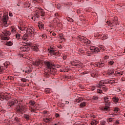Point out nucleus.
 Listing matches in <instances>:
<instances>
[{"label":"nucleus","instance_id":"412c9836","mask_svg":"<svg viewBox=\"0 0 125 125\" xmlns=\"http://www.w3.org/2000/svg\"><path fill=\"white\" fill-rule=\"evenodd\" d=\"M112 100V101H113V102H115L116 104H117L118 103V102H119L120 99H119V98L117 97H113Z\"/></svg>","mask_w":125,"mask_h":125},{"label":"nucleus","instance_id":"69168bd1","mask_svg":"<svg viewBox=\"0 0 125 125\" xmlns=\"http://www.w3.org/2000/svg\"><path fill=\"white\" fill-rule=\"evenodd\" d=\"M68 4L69 5H72V2H69Z\"/></svg>","mask_w":125,"mask_h":125},{"label":"nucleus","instance_id":"9d476101","mask_svg":"<svg viewBox=\"0 0 125 125\" xmlns=\"http://www.w3.org/2000/svg\"><path fill=\"white\" fill-rule=\"evenodd\" d=\"M107 24H110L111 25H119V21H118V17H115L113 19L112 21L109 22V21H107Z\"/></svg>","mask_w":125,"mask_h":125},{"label":"nucleus","instance_id":"423d86ee","mask_svg":"<svg viewBox=\"0 0 125 125\" xmlns=\"http://www.w3.org/2000/svg\"><path fill=\"white\" fill-rule=\"evenodd\" d=\"M36 17L37 18L41 17V16H43L44 15V11L42 8H39L36 11Z\"/></svg>","mask_w":125,"mask_h":125},{"label":"nucleus","instance_id":"de8ad7c7","mask_svg":"<svg viewBox=\"0 0 125 125\" xmlns=\"http://www.w3.org/2000/svg\"><path fill=\"white\" fill-rule=\"evenodd\" d=\"M102 92H103V91L102 89H99L97 90V93H98L101 94V93H102Z\"/></svg>","mask_w":125,"mask_h":125},{"label":"nucleus","instance_id":"f704fd0d","mask_svg":"<svg viewBox=\"0 0 125 125\" xmlns=\"http://www.w3.org/2000/svg\"><path fill=\"white\" fill-rule=\"evenodd\" d=\"M104 65H105L104 63L99 62V68H102V67H104Z\"/></svg>","mask_w":125,"mask_h":125},{"label":"nucleus","instance_id":"7ed1b4c3","mask_svg":"<svg viewBox=\"0 0 125 125\" xmlns=\"http://www.w3.org/2000/svg\"><path fill=\"white\" fill-rule=\"evenodd\" d=\"M45 65L46 66L47 69L48 71H50L51 72H53L54 70V66L55 65L54 64H53L51 62H44Z\"/></svg>","mask_w":125,"mask_h":125},{"label":"nucleus","instance_id":"37998d69","mask_svg":"<svg viewBox=\"0 0 125 125\" xmlns=\"http://www.w3.org/2000/svg\"><path fill=\"white\" fill-rule=\"evenodd\" d=\"M114 61H111L108 62V65H110L111 66L114 64Z\"/></svg>","mask_w":125,"mask_h":125},{"label":"nucleus","instance_id":"052dcab7","mask_svg":"<svg viewBox=\"0 0 125 125\" xmlns=\"http://www.w3.org/2000/svg\"><path fill=\"white\" fill-rule=\"evenodd\" d=\"M69 22H74V20L72 19H70Z\"/></svg>","mask_w":125,"mask_h":125},{"label":"nucleus","instance_id":"72a5a7b5","mask_svg":"<svg viewBox=\"0 0 125 125\" xmlns=\"http://www.w3.org/2000/svg\"><path fill=\"white\" fill-rule=\"evenodd\" d=\"M21 80L23 83H26V82H29V80L25 78H21Z\"/></svg>","mask_w":125,"mask_h":125},{"label":"nucleus","instance_id":"e2e57ef3","mask_svg":"<svg viewBox=\"0 0 125 125\" xmlns=\"http://www.w3.org/2000/svg\"><path fill=\"white\" fill-rule=\"evenodd\" d=\"M9 16H10V17H12V16H13L12 13H9Z\"/></svg>","mask_w":125,"mask_h":125},{"label":"nucleus","instance_id":"a211bd4d","mask_svg":"<svg viewBox=\"0 0 125 125\" xmlns=\"http://www.w3.org/2000/svg\"><path fill=\"white\" fill-rule=\"evenodd\" d=\"M79 40L81 42H85V41H86V38H84L83 36H80L79 37Z\"/></svg>","mask_w":125,"mask_h":125},{"label":"nucleus","instance_id":"c03bdc74","mask_svg":"<svg viewBox=\"0 0 125 125\" xmlns=\"http://www.w3.org/2000/svg\"><path fill=\"white\" fill-rule=\"evenodd\" d=\"M15 121H16L18 123H19L20 122V118H19L18 117H15L14 119Z\"/></svg>","mask_w":125,"mask_h":125},{"label":"nucleus","instance_id":"aec40b11","mask_svg":"<svg viewBox=\"0 0 125 125\" xmlns=\"http://www.w3.org/2000/svg\"><path fill=\"white\" fill-rule=\"evenodd\" d=\"M38 27L40 29H44V24L42 22L40 21L38 22Z\"/></svg>","mask_w":125,"mask_h":125},{"label":"nucleus","instance_id":"58836bf2","mask_svg":"<svg viewBox=\"0 0 125 125\" xmlns=\"http://www.w3.org/2000/svg\"><path fill=\"white\" fill-rule=\"evenodd\" d=\"M24 118L26 120H30V116H29V115L25 114L24 115Z\"/></svg>","mask_w":125,"mask_h":125},{"label":"nucleus","instance_id":"4d7b16f0","mask_svg":"<svg viewBox=\"0 0 125 125\" xmlns=\"http://www.w3.org/2000/svg\"><path fill=\"white\" fill-rule=\"evenodd\" d=\"M62 58L63 59V60H66V59H67V56L66 55H63L62 57Z\"/></svg>","mask_w":125,"mask_h":125},{"label":"nucleus","instance_id":"e433bc0d","mask_svg":"<svg viewBox=\"0 0 125 125\" xmlns=\"http://www.w3.org/2000/svg\"><path fill=\"white\" fill-rule=\"evenodd\" d=\"M84 43H86V44H90V41L86 39Z\"/></svg>","mask_w":125,"mask_h":125},{"label":"nucleus","instance_id":"cd10ccee","mask_svg":"<svg viewBox=\"0 0 125 125\" xmlns=\"http://www.w3.org/2000/svg\"><path fill=\"white\" fill-rule=\"evenodd\" d=\"M86 105V103L85 102H82L80 104V106L81 107H84Z\"/></svg>","mask_w":125,"mask_h":125},{"label":"nucleus","instance_id":"864d4df0","mask_svg":"<svg viewBox=\"0 0 125 125\" xmlns=\"http://www.w3.org/2000/svg\"><path fill=\"white\" fill-rule=\"evenodd\" d=\"M57 7L58 9H60V8H61V5L60 4H58L57 5Z\"/></svg>","mask_w":125,"mask_h":125},{"label":"nucleus","instance_id":"6e6552de","mask_svg":"<svg viewBox=\"0 0 125 125\" xmlns=\"http://www.w3.org/2000/svg\"><path fill=\"white\" fill-rule=\"evenodd\" d=\"M25 42H23V43L25 44L24 46H21L20 47V50L22 52H26V51H28V49L26 45H29V43H28V40H24Z\"/></svg>","mask_w":125,"mask_h":125},{"label":"nucleus","instance_id":"a18cd8bd","mask_svg":"<svg viewBox=\"0 0 125 125\" xmlns=\"http://www.w3.org/2000/svg\"><path fill=\"white\" fill-rule=\"evenodd\" d=\"M114 125H120V122L119 121V120H116L115 121V123L114 124Z\"/></svg>","mask_w":125,"mask_h":125},{"label":"nucleus","instance_id":"4468645a","mask_svg":"<svg viewBox=\"0 0 125 125\" xmlns=\"http://www.w3.org/2000/svg\"><path fill=\"white\" fill-rule=\"evenodd\" d=\"M99 85V83L97 85V87H99V88H102L104 91L106 92L107 91V90H108V88H107L106 86H104L105 84H103L102 85H101V87H100Z\"/></svg>","mask_w":125,"mask_h":125},{"label":"nucleus","instance_id":"c9c22d12","mask_svg":"<svg viewBox=\"0 0 125 125\" xmlns=\"http://www.w3.org/2000/svg\"><path fill=\"white\" fill-rule=\"evenodd\" d=\"M113 111L114 112H115L116 113H118V112H119L120 111V108H118V107H115L114 108Z\"/></svg>","mask_w":125,"mask_h":125},{"label":"nucleus","instance_id":"49530a36","mask_svg":"<svg viewBox=\"0 0 125 125\" xmlns=\"http://www.w3.org/2000/svg\"><path fill=\"white\" fill-rule=\"evenodd\" d=\"M11 32L12 33H15V32H16V29H15V28L12 27Z\"/></svg>","mask_w":125,"mask_h":125},{"label":"nucleus","instance_id":"79ce46f5","mask_svg":"<svg viewBox=\"0 0 125 125\" xmlns=\"http://www.w3.org/2000/svg\"><path fill=\"white\" fill-rule=\"evenodd\" d=\"M113 118H108L107 119V123H111V122H113Z\"/></svg>","mask_w":125,"mask_h":125},{"label":"nucleus","instance_id":"774afa93","mask_svg":"<svg viewBox=\"0 0 125 125\" xmlns=\"http://www.w3.org/2000/svg\"><path fill=\"white\" fill-rule=\"evenodd\" d=\"M65 103H66V104H69V102H68V101H65Z\"/></svg>","mask_w":125,"mask_h":125},{"label":"nucleus","instance_id":"a878e982","mask_svg":"<svg viewBox=\"0 0 125 125\" xmlns=\"http://www.w3.org/2000/svg\"><path fill=\"white\" fill-rule=\"evenodd\" d=\"M13 42H12V41H9L6 42V45H8V46H11L13 45Z\"/></svg>","mask_w":125,"mask_h":125},{"label":"nucleus","instance_id":"5701e85b","mask_svg":"<svg viewBox=\"0 0 125 125\" xmlns=\"http://www.w3.org/2000/svg\"><path fill=\"white\" fill-rule=\"evenodd\" d=\"M4 98L6 100H9L10 99V97L8 96V94L7 93H5L3 94Z\"/></svg>","mask_w":125,"mask_h":125},{"label":"nucleus","instance_id":"603ef678","mask_svg":"<svg viewBox=\"0 0 125 125\" xmlns=\"http://www.w3.org/2000/svg\"><path fill=\"white\" fill-rule=\"evenodd\" d=\"M99 97L97 96H93V100H98Z\"/></svg>","mask_w":125,"mask_h":125},{"label":"nucleus","instance_id":"1a4fd4ad","mask_svg":"<svg viewBox=\"0 0 125 125\" xmlns=\"http://www.w3.org/2000/svg\"><path fill=\"white\" fill-rule=\"evenodd\" d=\"M7 20H8V16L6 14H4L3 16V18L2 19L3 26L4 27H7L8 26V23H7Z\"/></svg>","mask_w":125,"mask_h":125},{"label":"nucleus","instance_id":"bf43d9fd","mask_svg":"<svg viewBox=\"0 0 125 125\" xmlns=\"http://www.w3.org/2000/svg\"><path fill=\"white\" fill-rule=\"evenodd\" d=\"M109 59V56H106L104 57V59Z\"/></svg>","mask_w":125,"mask_h":125},{"label":"nucleus","instance_id":"7c9ffc66","mask_svg":"<svg viewBox=\"0 0 125 125\" xmlns=\"http://www.w3.org/2000/svg\"><path fill=\"white\" fill-rule=\"evenodd\" d=\"M45 92L46 93H50V92H51V89L50 88H46L45 89Z\"/></svg>","mask_w":125,"mask_h":125},{"label":"nucleus","instance_id":"a19ab883","mask_svg":"<svg viewBox=\"0 0 125 125\" xmlns=\"http://www.w3.org/2000/svg\"><path fill=\"white\" fill-rule=\"evenodd\" d=\"M100 125H106V122L104 121H102L100 122Z\"/></svg>","mask_w":125,"mask_h":125},{"label":"nucleus","instance_id":"4c0bfd02","mask_svg":"<svg viewBox=\"0 0 125 125\" xmlns=\"http://www.w3.org/2000/svg\"><path fill=\"white\" fill-rule=\"evenodd\" d=\"M51 120V119L50 118H46L44 120V122H45V123H48V122H50Z\"/></svg>","mask_w":125,"mask_h":125},{"label":"nucleus","instance_id":"680f3d73","mask_svg":"<svg viewBox=\"0 0 125 125\" xmlns=\"http://www.w3.org/2000/svg\"><path fill=\"white\" fill-rule=\"evenodd\" d=\"M52 35L54 37H55V36H56V34L54 32H53L52 34Z\"/></svg>","mask_w":125,"mask_h":125},{"label":"nucleus","instance_id":"f257e3e1","mask_svg":"<svg viewBox=\"0 0 125 125\" xmlns=\"http://www.w3.org/2000/svg\"><path fill=\"white\" fill-rule=\"evenodd\" d=\"M21 26H18V28L19 30L21 31V33H24L25 31H26L27 34H25L22 37V39L23 41H26L27 40L28 38H29V36H30V37H33V36H35V34H36V31H35V29H34L33 27H31L30 28H27L26 27H24V25L23 24H21L20 23Z\"/></svg>","mask_w":125,"mask_h":125},{"label":"nucleus","instance_id":"8fccbe9b","mask_svg":"<svg viewBox=\"0 0 125 125\" xmlns=\"http://www.w3.org/2000/svg\"><path fill=\"white\" fill-rule=\"evenodd\" d=\"M99 62H96L94 64V66H95V67H98V68H99Z\"/></svg>","mask_w":125,"mask_h":125},{"label":"nucleus","instance_id":"2f4dec72","mask_svg":"<svg viewBox=\"0 0 125 125\" xmlns=\"http://www.w3.org/2000/svg\"><path fill=\"white\" fill-rule=\"evenodd\" d=\"M98 124L97 121H95V120H93L91 122V125H96Z\"/></svg>","mask_w":125,"mask_h":125},{"label":"nucleus","instance_id":"0eeeda50","mask_svg":"<svg viewBox=\"0 0 125 125\" xmlns=\"http://www.w3.org/2000/svg\"><path fill=\"white\" fill-rule=\"evenodd\" d=\"M29 109L31 112H35L36 110V102L33 101H30L29 103Z\"/></svg>","mask_w":125,"mask_h":125},{"label":"nucleus","instance_id":"b1692460","mask_svg":"<svg viewBox=\"0 0 125 125\" xmlns=\"http://www.w3.org/2000/svg\"><path fill=\"white\" fill-rule=\"evenodd\" d=\"M82 63L80 62L76 61L74 62V66H82Z\"/></svg>","mask_w":125,"mask_h":125},{"label":"nucleus","instance_id":"c756f323","mask_svg":"<svg viewBox=\"0 0 125 125\" xmlns=\"http://www.w3.org/2000/svg\"><path fill=\"white\" fill-rule=\"evenodd\" d=\"M40 37H42V38H43V40H45V39H47V36H46V34H44L41 36L40 35Z\"/></svg>","mask_w":125,"mask_h":125},{"label":"nucleus","instance_id":"f03ea898","mask_svg":"<svg viewBox=\"0 0 125 125\" xmlns=\"http://www.w3.org/2000/svg\"><path fill=\"white\" fill-rule=\"evenodd\" d=\"M104 100L106 105L103 107L102 110L105 112H109V111H110V107L109 106H110V104H111V98L108 97H104Z\"/></svg>","mask_w":125,"mask_h":125},{"label":"nucleus","instance_id":"f3484780","mask_svg":"<svg viewBox=\"0 0 125 125\" xmlns=\"http://www.w3.org/2000/svg\"><path fill=\"white\" fill-rule=\"evenodd\" d=\"M39 47H40L39 45H34L32 46V48L34 50V51H39Z\"/></svg>","mask_w":125,"mask_h":125},{"label":"nucleus","instance_id":"ddd939ff","mask_svg":"<svg viewBox=\"0 0 125 125\" xmlns=\"http://www.w3.org/2000/svg\"><path fill=\"white\" fill-rule=\"evenodd\" d=\"M8 65H9V62H7L3 63V65L0 66V72L1 73V72L4 70V67H6V68H7V66H8Z\"/></svg>","mask_w":125,"mask_h":125},{"label":"nucleus","instance_id":"2eb2a0df","mask_svg":"<svg viewBox=\"0 0 125 125\" xmlns=\"http://www.w3.org/2000/svg\"><path fill=\"white\" fill-rule=\"evenodd\" d=\"M18 103V101L16 100L9 101V105H10V106H13L15 105V104H17Z\"/></svg>","mask_w":125,"mask_h":125},{"label":"nucleus","instance_id":"473e14b6","mask_svg":"<svg viewBox=\"0 0 125 125\" xmlns=\"http://www.w3.org/2000/svg\"><path fill=\"white\" fill-rule=\"evenodd\" d=\"M86 55L87 56H91V55H92V53L90 51H87L86 52Z\"/></svg>","mask_w":125,"mask_h":125},{"label":"nucleus","instance_id":"5fc2aeb1","mask_svg":"<svg viewBox=\"0 0 125 125\" xmlns=\"http://www.w3.org/2000/svg\"><path fill=\"white\" fill-rule=\"evenodd\" d=\"M32 72V70L31 69H29L28 70H26L25 71V73H27V74H30Z\"/></svg>","mask_w":125,"mask_h":125},{"label":"nucleus","instance_id":"3c124183","mask_svg":"<svg viewBox=\"0 0 125 125\" xmlns=\"http://www.w3.org/2000/svg\"><path fill=\"white\" fill-rule=\"evenodd\" d=\"M82 101H83V100H82V98H78L77 100V102H78V103H80V102H82Z\"/></svg>","mask_w":125,"mask_h":125},{"label":"nucleus","instance_id":"9b49d317","mask_svg":"<svg viewBox=\"0 0 125 125\" xmlns=\"http://www.w3.org/2000/svg\"><path fill=\"white\" fill-rule=\"evenodd\" d=\"M90 49L91 50L92 53H97V52H99L100 50H101V48H99L98 47H96L95 46H91L90 47Z\"/></svg>","mask_w":125,"mask_h":125},{"label":"nucleus","instance_id":"20e7f679","mask_svg":"<svg viewBox=\"0 0 125 125\" xmlns=\"http://www.w3.org/2000/svg\"><path fill=\"white\" fill-rule=\"evenodd\" d=\"M2 40L4 41H8L9 40V36H10V32L9 31L4 30L2 31Z\"/></svg>","mask_w":125,"mask_h":125},{"label":"nucleus","instance_id":"c85d7f7f","mask_svg":"<svg viewBox=\"0 0 125 125\" xmlns=\"http://www.w3.org/2000/svg\"><path fill=\"white\" fill-rule=\"evenodd\" d=\"M20 38H21V35L19 33H17L16 34V39L17 40H20Z\"/></svg>","mask_w":125,"mask_h":125},{"label":"nucleus","instance_id":"ea45409f","mask_svg":"<svg viewBox=\"0 0 125 125\" xmlns=\"http://www.w3.org/2000/svg\"><path fill=\"white\" fill-rule=\"evenodd\" d=\"M2 96H1L0 97V100H1V101H3V100H4V96H3V95L2 94H1Z\"/></svg>","mask_w":125,"mask_h":125},{"label":"nucleus","instance_id":"0e129e2a","mask_svg":"<svg viewBox=\"0 0 125 125\" xmlns=\"http://www.w3.org/2000/svg\"><path fill=\"white\" fill-rule=\"evenodd\" d=\"M56 118H58V117H59V114H58V113H56Z\"/></svg>","mask_w":125,"mask_h":125},{"label":"nucleus","instance_id":"39448f33","mask_svg":"<svg viewBox=\"0 0 125 125\" xmlns=\"http://www.w3.org/2000/svg\"><path fill=\"white\" fill-rule=\"evenodd\" d=\"M116 82L115 81V80L112 79L110 80H102L99 82V86L100 87H101V85L102 84H107V83H115Z\"/></svg>","mask_w":125,"mask_h":125},{"label":"nucleus","instance_id":"bb28decb","mask_svg":"<svg viewBox=\"0 0 125 125\" xmlns=\"http://www.w3.org/2000/svg\"><path fill=\"white\" fill-rule=\"evenodd\" d=\"M102 36H103V34L100 33L97 34L96 37H97V38H98L99 39H101V38H102Z\"/></svg>","mask_w":125,"mask_h":125},{"label":"nucleus","instance_id":"dca6fc26","mask_svg":"<svg viewBox=\"0 0 125 125\" xmlns=\"http://www.w3.org/2000/svg\"><path fill=\"white\" fill-rule=\"evenodd\" d=\"M17 113H21V114H23L24 113V109H23V107H21V106H18L17 109Z\"/></svg>","mask_w":125,"mask_h":125},{"label":"nucleus","instance_id":"09e8293b","mask_svg":"<svg viewBox=\"0 0 125 125\" xmlns=\"http://www.w3.org/2000/svg\"><path fill=\"white\" fill-rule=\"evenodd\" d=\"M8 80H10L11 81H13L14 80V78L12 76H8Z\"/></svg>","mask_w":125,"mask_h":125},{"label":"nucleus","instance_id":"6e6d98bb","mask_svg":"<svg viewBox=\"0 0 125 125\" xmlns=\"http://www.w3.org/2000/svg\"><path fill=\"white\" fill-rule=\"evenodd\" d=\"M54 17H56V18H57L58 17H59V14H58L57 13H56L54 14Z\"/></svg>","mask_w":125,"mask_h":125},{"label":"nucleus","instance_id":"393cba45","mask_svg":"<svg viewBox=\"0 0 125 125\" xmlns=\"http://www.w3.org/2000/svg\"><path fill=\"white\" fill-rule=\"evenodd\" d=\"M32 64L33 66H40V64H41V63L39 61H36L35 62H33Z\"/></svg>","mask_w":125,"mask_h":125},{"label":"nucleus","instance_id":"6ab92c4d","mask_svg":"<svg viewBox=\"0 0 125 125\" xmlns=\"http://www.w3.org/2000/svg\"><path fill=\"white\" fill-rule=\"evenodd\" d=\"M115 72V70L112 69H109L107 71V74L108 76H110V75L114 74V73Z\"/></svg>","mask_w":125,"mask_h":125},{"label":"nucleus","instance_id":"338daca9","mask_svg":"<svg viewBox=\"0 0 125 125\" xmlns=\"http://www.w3.org/2000/svg\"><path fill=\"white\" fill-rule=\"evenodd\" d=\"M119 74H118V75H119V76L120 75H121V76L123 75V73H121L119 72Z\"/></svg>","mask_w":125,"mask_h":125},{"label":"nucleus","instance_id":"13d9d810","mask_svg":"<svg viewBox=\"0 0 125 125\" xmlns=\"http://www.w3.org/2000/svg\"><path fill=\"white\" fill-rule=\"evenodd\" d=\"M91 89H92V91L95 90V87L94 86H92V88H91Z\"/></svg>","mask_w":125,"mask_h":125},{"label":"nucleus","instance_id":"4be33fe9","mask_svg":"<svg viewBox=\"0 0 125 125\" xmlns=\"http://www.w3.org/2000/svg\"><path fill=\"white\" fill-rule=\"evenodd\" d=\"M107 39H108V35L106 34H104L103 35L101 38V40H103V41L107 40Z\"/></svg>","mask_w":125,"mask_h":125},{"label":"nucleus","instance_id":"f8f14e48","mask_svg":"<svg viewBox=\"0 0 125 125\" xmlns=\"http://www.w3.org/2000/svg\"><path fill=\"white\" fill-rule=\"evenodd\" d=\"M50 55H58L59 54V53L57 52V51L55 50L54 49L52 48L48 49Z\"/></svg>","mask_w":125,"mask_h":125}]
</instances>
